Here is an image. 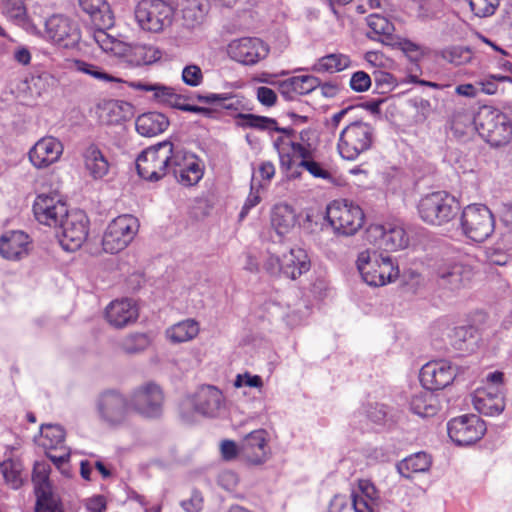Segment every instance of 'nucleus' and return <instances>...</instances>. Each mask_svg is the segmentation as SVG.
Returning <instances> with one entry per match:
<instances>
[{"mask_svg": "<svg viewBox=\"0 0 512 512\" xmlns=\"http://www.w3.org/2000/svg\"><path fill=\"white\" fill-rule=\"evenodd\" d=\"M2 13L18 24L27 22V13L23 0H4Z\"/></svg>", "mask_w": 512, "mask_h": 512, "instance_id": "8fccbe9b", "label": "nucleus"}, {"mask_svg": "<svg viewBox=\"0 0 512 512\" xmlns=\"http://www.w3.org/2000/svg\"><path fill=\"white\" fill-rule=\"evenodd\" d=\"M255 189V186H254V178L252 179V184H251V191L240 211V214H239V217L240 219H243L247 216V214L249 213V211L255 207L257 204H259L260 202V196H259V192L258 190H254Z\"/></svg>", "mask_w": 512, "mask_h": 512, "instance_id": "0e129e2a", "label": "nucleus"}, {"mask_svg": "<svg viewBox=\"0 0 512 512\" xmlns=\"http://www.w3.org/2000/svg\"><path fill=\"white\" fill-rule=\"evenodd\" d=\"M68 67L71 70L90 75L91 77H93L99 81H104V82L120 81L118 78H115L114 76L106 73L105 71L100 69L98 66L88 63L86 61L80 60V59L70 60Z\"/></svg>", "mask_w": 512, "mask_h": 512, "instance_id": "49530a36", "label": "nucleus"}, {"mask_svg": "<svg viewBox=\"0 0 512 512\" xmlns=\"http://www.w3.org/2000/svg\"><path fill=\"white\" fill-rule=\"evenodd\" d=\"M431 457L425 452L412 454L397 464V470L401 476L411 478L415 473H424L431 466Z\"/></svg>", "mask_w": 512, "mask_h": 512, "instance_id": "58836bf2", "label": "nucleus"}, {"mask_svg": "<svg viewBox=\"0 0 512 512\" xmlns=\"http://www.w3.org/2000/svg\"><path fill=\"white\" fill-rule=\"evenodd\" d=\"M221 454L225 460H233L237 455H240V446L232 440H224L220 445Z\"/></svg>", "mask_w": 512, "mask_h": 512, "instance_id": "69168bd1", "label": "nucleus"}, {"mask_svg": "<svg viewBox=\"0 0 512 512\" xmlns=\"http://www.w3.org/2000/svg\"><path fill=\"white\" fill-rule=\"evenodd\" d=\"M127 85L135 90L153 92V97L160 103L169 105L172 108L180 110L185 106V98L175 93L174 89L160 83H148L142 81H130Z\"/></svg>", "mask_w": 512, "mask_h": 512, "instance_id": "c85d7f7f", "label": "nucleus"}, {"mask_svg": "<svg viewBox=\"0 0 512 512\" xmlns=\"http://www.w3.org/2000/svg\"><path fill=\"white\" fill-rule=\"evenodd\" d=\"M29 236L22 231H7L0 238V254L8 260L21 259L28 252Z\"/></svg>", "mask_w": 512, "mask_h": 512, "instance_id": "c756f323", "label": "nucleus"}, {"mask_svg": "<svg viewBox=\"0 0 512 512\" xmlns=\"http://www.w3.org/2000/svg\"><path fill=\"white\" fill-rule=\"evenodd\" d=\"M298 221L293 207L286 203L276 204L270 213V223L273 230L280 237L289 234Z\"/></svg>", "mask_w": 512, "mask_h": 512, "instance_id": "473e14b6", "label": "nucleus"}, {"mask_svg": "<svg viewBox=\"0 0 512 512\" xmlns=\"http://www.w3.org/2000/svg\"><path fill=\"white\" fill-rule=\"evenodd\" d=\"M264 268L271 275H282V257L270 255L265 261Z\"/></svg>", "mask_w": 512, "mask_h": 512, "instance_id": "338daca9", "label": "nucleus"}, {"mask_svg": "<svg viewBox=\"0 0 512 512\" xmlns=\"http://www.w3.org/2000/svg\"><path fill=\"white\" fill-rule=\"evenodd\" d=\"M63 144L53 136L39 139L28 151V159L36 169H45L59 161Z\"/></svg>", "mask_w": 512, "mask_h": 512, "instance_id": "b1692460", "label": "nucleus"}, {"mask_svg": "<svg viewBox=\"0 0 512 512\" xmlns=\"http://www.w3.org/2000/svg\"><path fill=\"white\" fill-rule=\"evenodd\" d=\"M135 126L140 135L154 137L168 128L169 120L160 112H147L137 117Z\"/></svg>", "mask_w": 512, "mask_h": 512, "instance_id": "72a5a7b5", "label": "nucleus"}, {"mask_svg": "<svg viewBox=\"0 0 512 512\" xmlns=\"http://www.w3.org/2000/svg\"><path fill=\"white\" fill-rule=\"evenodd\" d=\"M65 431L60 425L47 424L41 426L40 445L47 450H57L65 446Z\"/></svg>", "mask_w": 512, "mask_h": 512, "instance_id": "79ce46f5", "label": "nucleus"}, {"mask_svg": "<svg viewBox=\"0 0 512 512\" xmlns=\"http://www.w3.org/2000/svg\"><path fill=\"white\" fill-rule=\"evenodd\" d=\"M203 73L198 65L190 64L182 70V80L190 87H198L203 82Z\"/></svg>", "mask_w": 512, "mask_h": 512, "instance_id": "5fc2aeb1", "label": "nucleus"}, {"mask_svg": "<svg viewBox=\"0 0 512 512\" xmlns=\"http://www.w3.org/2000/svg\"><path fill=\"white\" fill-rule=\"evenodd\" d=\"M460 226L462 233L467 238L481 243L494 233L495 218L486 205L470 204L462 211Z\"/></svg>", "mask_w": 512, "mask_h": 512, "instance_id": "1a4fd4ad", "label": "nucleus"}, {"mask_svg": "<svg viewBox=\"0 0 512 512\" xmlns=\"http://www.w3.org/2000/svg\"><path fill=\"white\" fill-rule=\"evenodd\" d=\"M371 86V77L364 71H357L352 74L350 87L356 92L367 91Z\"/></svg>", "mask_w": 512, "mask_h": 512, "instance_id": "bf43d9fd", "label": "nucleus"}, {"mask_svg": "<svg viewBox=\"0 0 512 512\" xmlns=\"http://www.w3.org/2000/svg\"><path fill=\"white\" fill-rule=\"evenodd\" d=\"M223 402L222 392L211 385L200 387L193 398L195 410L208 417H215L223 406Z\"/></svg>", "mask_w": 512, "mask_h": 512, "instance_id": "cd10ccee", "label": "nucleus"}, {"mask_svg": "<svg viewBox=\"0 0 512 512\" xmlns=\"http://www.w3.org/2000/svg\"><path fill=\"white\" fill-rule=\"evenodd\" d=\"M183 24L188 28L200 25L206 15V7L197 0H186L181 4Z\"/></svg>", "mask_w": 512, "mask_h": 512, "instance_id": "a19ab883", "label": "nucleus"}, {"mask_svg": "<svg viewBox=\"0 0 512 512\" xmlns=\"http://www.w3.org/2000/svg\"><path fill=\"white\" fill-rule=\"evenodd\" d=\"M79 5L94 20L103 19L106 15L111 20L106 0H79Z\"/></svg>", "mask_w": 512, "mask_h": 512, "instance_id": "3c124183", "label": "nucleus"}, {"mask_svg": "<svg viewBox=\"0 0 512 512\" xmlns=\"http://www.w3.org/2000/svg\"><path fill=\"white\" fill-rule=\"evenodd\" d=\"M134 15L141 30L160 33L171 26L174 9L164 0H141L135 7Z\"/></svg>", "mask_w": 512, "mask_h": 512, "instance_id": "6e6552de", "label": "nucleus"}, {"mask_svg": "<svg viewBox=\"0 0 512 512\" xmlns=\"http://www.w3.org/2000/svg\"><path fill=\"white\" fill-rule=\"evenodd\" d=\"M138 229V219L132 215L125 214L113 219L102 239L104 251L111 254L122 251L134 239Z\"/></svg>", "mask_w": 512, "mask_h": 512, "instance_id": "4468645a", "label": "nucleus"}, {"mask_svg": "<svg viewBox=\"0 0 512 512\" xmlns=\"http://www.w3.org/2000/svg\"><path fill=\"white\" fill-rule=\"evenodd\" d=\"M273 145L278 153L282 170H291L294 165V159L300 158L301 161L298 166L304 168L314 178L327 181L333 180V175L325 165L312 158V150L309 144L304 145L296 142L288 136H279L274 140Z\"/></svg>", "mask_w": 512, "mask_h": 512, "instance_id": "f03ea898", "label": "nucleus"}, {"mask_svg": "<svg viewBox=\"0 0 512 512\" xmlns=\"http://www.w3.org/2000/svg\"><path fill=\"white\" fill-rule=\"evenodd\" d=\"M472 12L478 17L492 15L499 5V0H469Z\"/></svg>", "mask_w": 512, "mask_h": 512, "instance_id": "864d4df0", "label": "nucleus"}, {"mask_svg": "<svg viewBox=\"0 0 512 512\" xmlns=\"http://www.w3.org/2000/svg\"><path fill=\"white\" fill-rule=\"evenodd\" d=\"M361 207L347 200H335L327 206L326 219L337 234L354 235L364 223Z\"/></svg>", "mask_w": 512, "mask_h": 512, "instance_id": "9b49d317", "label": "nucleus"}, {"mask_svg": "<svg viewBox=\"0 0 512 512\" xmlns=\"http://www.w3.org/2000/svg\"><path fill=\"white\" fill-rule=\"evenodd\" d=\"M139 311L132 299L124 298L112 301L105 309V318L114 328L121 329L135 323Z\"/></svg>", "mask_w": 512, "mask_h": 512, "instance_id": "a878e982", "label": "nucleus"}, {"mask_svg": "<svg viewBox=\"0 0 512 512\" xmlns=\"http://www.w3.org/2000/svg\"><path fill=\"white\" fill-rule=\"evenodd\" d=\"M174 147L164 141L145 149L136 159L139 176L147 181H158L170 173Z\"/></svg>", "mask_w": 512, "mask_h": 512, "instance_id": "0eeeda50", "label": "nucleus"}, {"mask_svg": "<svg viewBox=\"0 0 512 512\" xmlns=\"http://www.w3.org/2000/svg\"><path fill=\"white\" fill-rule=\"evenodd\" d=\"M311 263L307 252L302 248H292L282 255V275L295 280L310 270Z\"/></svg>", "mask_w": 512, "mask_h": 512, "instance_id": "7c9ffc66", "label": "nucleus"}, {"mask_svg": "<svg viewBox=\"0 0 512 512\" xmlns=\"http://www.w3.org/2000/svg\"><path fill=\"white\" fill-rule=\"evenodd\" d=\"M0 471L13 489H18L23 484V465L19 460L8 459L0 463Z\"/></svg>", "mask_w": 512, "mask_h": 512, "instance_id": "c03bdc74", "label": "nucleus"}, {"mask_svg": "<svg viewBox=\"0 0 512 512\" xmlns=\"http://www.w3.org/2000/svg\"><path fill=\"white\" fill-rule=\"evenodd\" d=\"M199 331L200 326L196 320L185 319L167 328L165 336L171 343L178 344L194 339Z\"/></svg>", "mask_w": 512, "mask_h": 512, "instance_id": "4c0bfd02", "label": "nucleus"}, {"mask_svg": "<svg viewBox=\"0 0 512 512\" xmlns=\"http://www.w3.org/2000/svg\"><path fill=\"white\" fill-rule=\"evenodd\" d=\"M367 417L373 423H381L386 418L387 412L385 406L382 404H376L375 406H371L366 411Z\"/></svg>", "mask_w": 512, "mask_h": 512, "instance_id": "774afa93", "label": "nucleus"}, {"mask_svg": "<svg viewBox=\"0 0 512 512\" xmlns=\"http://www.w3.org/2000/svg\"><path fill=\"white\" fill-rule=\"evenodd\" d=\"M181 507L186 512H199L203 507V497L199 491H193L190 498L181 501Z\"/></svg>", "mask_w": 512, "mask_h": 512, "instance_id": "680f3d73", "label": "nucleus"}, {"mask_svg": "<svg viewBox=\"0 0 512 512\" xmlns=\"http://www.w3.org/2000/svg\"><path fill=\"white\" fill-rule=\"evenodd\" d=\"M475 329L471 326H461L454 329L451 336L453 347L460 351L469 350L470 346L475 343Z\"/></svg>", "mask_w": 512, "mask_h": 512, "instance_id": "09e8293b", "label": "nucleus"}, {"mask_svg": "<svg viewBox=\"0 0 512 512\" xmlns=\"http://www.w3.org/2000/svg\"><path fill=\"white\" fill-rule=\"evenodd\" d=\"M98 114L102 123L119 124L131 117L132 106L121 100H106L99 104Z\"/></svg>", "mask_w": 512, "mask_h": 512, "instance_id": "2f4dec72", "label": "nucleus"}, {"mask_svg": "<svg viewBox=\"0 0 512 512\" xmlns=\"http://www.w3.org/2000/svg\"><path fill=\"white\" fill-rule=\"evenodd\" d=\"M240 118L242 119V125L245 127L259 130L277 131L283 133V136H288L291 138L290 130L286 128H279L277 126V121L273 118L258 116L254 114H240Z\"/></svg>", "mask_w": 512, "mask_h": 512, "instance_id": "37998d69", "label": "nucleus"}, {"mask_svg": "<svg viewBox=\"0 0 512 512\" xmlns=\"http://www.w3.org/2000/svg\"><path fill=\"white\" fill-rule=\"evenodd\" d=\"M437 275L441 279L442 285L457 289L472 279L473 266L471 259L468 257L448 259L438 266Z\"/></svg>", "mask_w": 512, "mask_h": 512, "instance_id": "412c9836", "label": "nucleus"}, {"mask_svg": "<svg viewBox=\"0 0 512 512\" xmlns=\"http://www.w3.org/2000/svg\"><path fill=\"white\" fill-rule=\"evenodd\" d=\"M296 95H305L320 86V80L312 75L294 76Z\"/></svg>", "mask_w": 512, "mask_h": 512, "instance_id": "603ef678", "label": "nucleus"}, {"mask_svg": "<svg viewBox=\"0 0 512 512\" xmlns=\"http://www.w3.org/2000/svg\"><path fill=\"white\" fill-rule=\"evenodd\" d=\"M475 128L491 146L507 144L512 137V126L507 116L492 107H482L474 118Z\"/></svg>", "mask_w": 512, "mask_h": 512, "instance_id": "423d86ee", "label": "nucleus"}, {"mask_svg": "<svg viewBox=\"0 0 512 512\" xmlns=\"http://www.w3.org/2000/svg\"><path fill=\"white\" fill-rule=\"evenodd\" d=\"M374 82L375 89L380 94H387L397 86L396 79L388 72L375 73Z\"/></svg>", "mask_w": 512, "mask_h": 512, "instance_id": "6e6d98bb", "label": "nucleus"}, {"mask_svg": "<svg viewBox=\"0 0 512 512\" xmlns=\"http://www.w3.org/2000/svg\"><path fill=\"white\" fill-rule=\"evenodd\" d=\"M411 411L420 417H432L439 410V400L431 390L424 388L411 397Z\"/></svg>", "mask_w": 512, "mask_h": 512, "instance_id": "f704fd0d", "label": "nucleus"}, {"mask_svg": "<svg viewBox=\"0 0 512 512\" xmlns=\"http://www.w3.org/2000/svg\"><path fill=\"white\" fill-rule=\"evenodd\" d=\"M504 374L500 371L490 372L486 376L484 386L475 390L472 402L474 408L487 416L499 415L505 408Z\"/></svg>", "mask_w": 512, "mask_h": 512, "instance_id": "9d476101", "label": "nucleus"}, {"mask_svg": "<svg viewBox=\"0 0 512 512\" xmlns=\"http://www.w3.org/2000/svg\"><path fill=\"white\" fill-rule=\"evenodd\" d=\"M234 386L236 388L247 386L260 389L263 387V381L259 375H252L246 372L244 374H238L236 376Z\"/></svg>", "mask_w": 512, "mask_h": 512, "instance_id": "052dcab7", "label": "nucleus"}, {"mask_svg": "<svg viewBox=\"0 0 512 512\" xmlns=\"http://www.w3.org/2000/svg\"><path fill=\"white\" fill-rule=\"evenodd\" d=\"M94 41L106 53L121 59L130 67L149 65L162 57L161 51L152 45H130L98 29L93 34Z\"/></svg>", "mask_w": 512, "mask_h": 512, "instance_id": "f257e3e1", "label": "nucleus"}, {"mask_svg": "<svg viewBox=\"0 0 512 512\" xmlns=\"http://www.w3.org/2000/svg\"><path fill=\"white\" fill-rule=\"evenodd\" d=\"M67 212L66 202L56 192L41 193L36 196L33 203L35 219L49 227L57 228Z\"/></svg>", "mask_w": 512, "mask_h": 512, "instance_id": "a211bd4d", "label": "nucleus"}, {"mask_svg": "<svg viewBox=\"0 0 512 512\" xmlns=\"http://www.w3.org/2000/svg\"><path fill=\"white\" fill-rule=\"evenodd\" d=\"M258 101L267 107H271L276 103L277 95L274 90L266 86H260L256 89Z\"/></svg>", "mask_w": 512, "mask_h": 512, "instance_id": "e2e57ef3", "label": "nucleus"}, {"mask_svg": "<svg viewBox=\"0 0 512 512\" xmlns=\"http://www.w3.org/2000/svg\"><path fill=\"white\" fill-rule=\"evenodd\" d=\"M356 267L363 281L373 287L384 286L399 276V268L393 259L374 249L359 252Z\"/></svg>", "mask_w": 512, "mask_h": 512, "instance_id": "7ed1b4c3", "label": "nucleus"}, {"mask_svg": "<svg viewBox=\"0 0 512 512\" xmlns=\"http://www.w3.org/2000/svg\"><path fill=\"white\" fill-rule=\"evenodd\" d=\"M268 433L257 429L247 434L240 444V456L247 462L259 465L267 460Z\"/></svg>", "mask_w": 512, "mask_h": 512, "instance_id": "393cba45", "label": "nucleus"}, {"mask_svg": "<svg viewBox=\"0 0 512 512\" xmlns=\"http://www.w3.org/2000/svg\"><path fill=\"white\" fill-rule=\"evenodd\" d=\"M151 343L146 333H131L119 342L120 349L129 355H134L145 351Z\"/></svg>", "mask_w": 512, "mask_h": 512, "instance_id": "a18cd8bd", "label": "nucleus"}, {"mask_svg": "<svg viewBox=\"0 0 512 512\" xmlns=\"http://www.w3.org/2000/svg\"><path fill=\"white\" fill-rule=\"evenodd\" d=\"M367 24L371 30L368 36L373 39L376 36L389 38L394 32V25L380 14L369 15L367 17Z\"/></svg>", "mask_w": 512, "mask_h": 512, "instance_id": "de8ad7c7", "label": "nucleus"}, {"mask_svg": "<svg viewBox=\"0 0 512 512\" xmlns=\"http://www.w3.org/2000/svg\"><path fill=\"white\" fill-rule=\"evenodd\" d=\"M456 377L455 368L446 360H437L422 366L419 374L423 388L440 390L452 383Z\"/></svg>", "mask_w": 512, "mask_h": 512, "instance_id": "5701e85b", "label": "nucleus"}, {"mask_svg": "<svg viewBox=\"0 0 512 512\" xmlns=\"http://www.w3.org/2000/svg\"><path fill=\"white\" fill-rule=\"evenodd\" d=\"M448 435L457 445L465 446L475 443L484 435V422L476 415H462L448 422Z\"/></svg>", "mask_w": 512, "mask_h": 512, "instance_id": "6ab92c4d", "label": "nucleus"}, {"mask_svg": "<svg viewBox=\"0 0 512 512\" xmlns=\"http://www.w3.org/2000/svg\"><path fill=\"white\" fill-rule=\"evenodd\" d=\"M448 59L454 65L469 63L472 59V52L468 47L456 46L448 51Z\"/></svg>", "mask_w": 512, "mask_h": 512, "instance_id": "13d9d810", "label": "nucleus"}, {"mask_svg": "<svg viewBox=\"0 0 512 512\" xmlns=\"http://www.w3.org/2000/svg\"><path fill=\"white\" fill-rule=\"evenodd\" d=\"M96 410L102 423L118 427L128 421L131 407L129 398L116 390H108L99 395Z\"/></svg>", "mask_w": 512, "mask_h": 512, "instance_id": "f8f14e48", "label": "nucleus"}, {"mask_svg": "<svg viewBox=\"0 0 512 512\" xmlns=\"http://www.w3.org/2000/svg\"><path fill=\"white\" fill-rule=\"evenodd\" d=\"M57 228L61 247L66 251H76L88 237L89 219L82 210H68Z\"/></svg>", "mask_w": 512, "mask_h": 512, "instance_id": "ddd939ff", "label": "nucleus"}, {"mask_svg": "<svg viewBox=\"0 0 512 512\" xmlns=\"http://www.w3.org/2000/svg\"><path fill=\"white\" fill-rule=\"evenodd\" d=\"M131 411L146 418H156L162 413L164 394L154 382H146L135 387L129 394Z\"/></svg>", "mask_w": 512, "mask_h": 512, "instance_id": "dca6fc26", "label": "nucleus"}, {"mask_svg": "<svg viewBox=\"0 0 512 512\" xmlns=\"http://www.w3.org/2000/svg\"><path fill=\"white\" fill-rule=\"evenodd\" d=\"M419 217L427 224L442 226L454 220L460 211L458 200L446 191L422 196L417 204Z\"/></svg>", "mask_w": 512, "mask_h": 512, "instance_id": "20e7f679", "label": "nucleus"}, {"mask_svg": "<svg viewBox=\"0 0 512 512\" xmlns=\"http://www.w3.org/2000/svg\"><path fill=\"white\" fill-rule=\"evenodd\" d=\"M351 64L350 58L341 53H332L323 56L313 65L312 70L318 73H336L348 68Z\"/></svg>", "mask_w": 512, "mask_h": 512, "instance_id": "ea45409f", "label": "nucleus"}, {"mask_svg": "<svg viewBox=\"0 0 512 512\" xmlns=\"http://www.w3.org/2000/svg\"><path fill=\"white\" fill-rule=\"evenodd\" d=\"M227 51L231 59L244 65H255L268 56L270 49L259 38L243 37L233 40Z\"/></svg>", "mask_w": 512, "mask_h": 512, "instance_id": "aec40b11", "label": "nucleus"}, {"mask_svg": "<svg viewBox=\"0 0 512 512\" xmlns=\"http://www.w3.org/2000/svg\"><path fill=\"white\" fill-rule=\"evenodd\" d=\"M170 172L179 183L185 186L195 185L203 177V168L199 159L194 154L180 150L173 151Z\"/></svg>", "mask_w": 512, "mask_h": 512, "instance_id": "4be33fe9", "label": "nucleus"}, {"mask_svg": "<svg viewBox=\"0 0 512 512\" xmlns=\"http://www.w3.org/2000/svg\"><path fill=\"white\" fill-rule=\"evenodd\" d=\"M382 245L386 250L397 251L409 244V236L401 223H387L381 227Z\"/></svg>", "mask_w": 512, "mask_h": 512, "instance_id": "c9c22d12", "label": "nucleus"}, {"mask_svg": "<svg viewBox=\"0 0 512 512\" xmlns=\"http://www.w3.org/2000/svg\"><path fill=\"white\" fill-rule=\"evenodd\" d=\"M351 502L354 512H380L382 500L373 483L360 480L352 491Z\"/></svg>", "mask_w": 512, "mask_h": 512, "instance_id": "bb28decb", "label": "nucleus"}, {"mask_svg": "<svg viewBox=\"0 0 512 512\" xmlns=\"http://www.w3.org/2000/svg\"><path fill=\"white\" fill-rule=\"evenodd\" d=\"M374 139L375 130L371 124L354 121L341 130L337 142V151L344 160L354 161L361 154L371 149Z\"/></svg>", "mask_w": 512, "mask_h": 512, "instance_id": "39448f33", "label": "nucleus"}, {"mask_svg": "<svg viewBox=\"0 0 512 512\" xmlns=\"http://www.w3.org/2000/svg\"><path fill=\"white\" fill-rule=\"evenodd\" d=\"M47 457L53 462V464L61 470L62 473H65L66 465L70 458V450L68 447L63 446L59 447L57 450H47Z\"/></svg>", "mask_w": 512, "mask_h": 512, "instance_id": "4d7b16f0", "label": "nucleus"}, {"mask_svg": "<svg viewBox=\"0 0 512 512\" xmlns=\"http://www.w3.org/2000/svg\"><path fill=\"white\" fill-rule=\"evenodd\" d=\"M84 164L90 176L94 179L103 178L109 171V163L96 145L88 146L84 153Z\"/></svg>", "mask_w": 512, "mask_h": 512, "instance_id": "e433bc0d", "label": "nucleus"}, {"mask_svg": "<svg viewBox=\"0 0 512 512\" xmlns=\"http://www.w3.org/2000/svg\"><path fill=\"white\" fill-rule=\"evenodd\" d=\"M44 38L52 44L65 49L75 48L81 33L76 22L63 15H53L45 21Z\"/></svg>", "mask_w": 512, "mask_h": 512, "instance_id": "f3484780", "label": "nucleus"}, {"mask_svg": "<svg viewBox=\"0 0 512 512\" xmlns=\"http://www.w3.org/2000/svg\"><path fill=\"white\" fill-rule=\"evenodd\" d=\"M50 471L48 462H35L32 473L36 495L35 512H64L60 499L52 492L49 481Z\"/></svg>", "mask_w": 512, "mask_h": 512, "instance_id": "2eb2a0df", "label": "nucleus"}]
</instances>
